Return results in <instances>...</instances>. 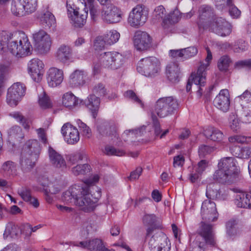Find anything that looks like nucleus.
Instances as JSON below:
<instances>
[{
	"label": "nucleus",
	"instance_id": "obj_8",
	"mask_svg": "<svg viewBox=\"0 0 251 251\" xmlns=\"http://www.w3.org/2000/svg\"><path fill=\"white\" fill-rule=\"evenodd\" d=\"M66 8L68 17L72 21L73 25L77 27H82L86 22L88 10L78 11L73 0H67Z\"/></svg>",
	"mask_w": 251,
	"mask_h": 251
},
{
	"label": "nucleus",
	"instance_id": "obj_41",
	"mask_svg": "<svg viewBox=\"0 0 251 251\" xmlns=\"http://www.w3.org/2000/svg\"><path fill=\"white\" fill-rule=\"evenodd\" d=\"M84 2V10L90 11V14L91 18L93 21L97 20V17L99 15V10L98 8V6L94 4V0H87V2H85V0H83Z\"/></svg>",
	"mask_w": 251,
	"mask_h": 251
},
{
	"label": "nucleus",
	"instance_id": "obj_19",
	"mask_svg": "<svg viewBox=\"0 0 251 251\" xmlns=\"http://www.w3.org/2000/svg\"><path fill=\"white\" fill-rule=\"evenodd\" d=\"M44 66L42 61L38 58H33L28 62V73L35 81L39 82L41 80Z\"/></svg>",
	"mask_w": 251,
	"mask_h": 251
},
{
	"label": "nucleus",
	"instance_id": "obj_17",
	"mask_svg": "<svg viewBox=\"0 0 251 251\" xmlns=\"http://www.w3.org/2000/svg\"><path fill=\"white\" fill-rule=\"evenodd\" d=\"M201 214L205 222H213L217 219L218 213L216 204L210 200L204 201L201 205Z\"/></svg>",
	"mask_w": 251,
	"mask_h": 251
},
{
	"label": "nucleus",
	"instance_id": "obj_51",
	"mask_svg": "<svg viewBox=\"0 0 251 251\" xmlns=\"http://www.w3.org/2000/svg\"><path fill=\"white\" fill-rule=\"evenodd\" d=\"M76 123L82 135L88 138H90L92 135L91 130L90 127L80 120H77Z\"/></svg>",
	"mask_w": 251,
	"mask_h": 251
},
{
	"label": "nucleus",
	"instance_id": "obj_3",
	"mask_svg": "<svg viewBox=\"0 0 251 251\" xmlns=\"http://www.w3.org/2000/svg\"><path fill=\"white\" fill-rule=\"evenodd\" d=\"M207 52V56L205 58V64L201 63L198 68L196 73H192L188 78L186 85V90L189 92L191 89L192 83L195 84L199 88L197 92L198 96L200 98L202 94V88L206 82V70L209 65L210 62L212 59V53L209 48L206 49Z\"/></svg>",
	"mask_w": 251,
	"mask_h": 251
},
{
	"label": "nucleus",
	"instance_id": "obj_31",
	"mask_svg": "<svg viewBox=\"0 0 251 251\" xmlns=\"http://www.w3.org/2000/svg\"><path fill=\"white\" fill-rule=\"evenodd\" d=\"M25 151L26 150L22 152L21 165L23 172H28L34 167L37 159H33L31 154L27 153V151L25 152Z\"/></svg>",
	"mask_w": 251,
	"mask_h": 251
},
{
	"label": "nucleus",
	"instance_id": "obj_36",
	"mask_svg": "<svg viewBox=\"0 0 251 251\" xmlns=\"http://www.w3.org/2000/svg\"><path fill=\"white\" fill-rule=\"evenodd\" d=\"M22 234V229L18 225L12 222L8 223L5 227L3 233L4 238L10 237L12 238H18Z\"/></svg>",
	"mask_w": 251,
	"mask_h": 251
},
{
	"label": "nucleus",
	"instance_id": "obj_37",
	"mask_svg": "<svg viewBox=\"0 0 251 251\" xmlns=\"http://www.w3.org/2000/svg\"><path fill=\"white\" fill-rule=\"evenodd\" d=\"M204 136L208 139L215 142H221L224 138L223 133L214 127H209L204 131Z\"/></svg>",
	"mask_w": 251,
	"mask_h": 251
},
{
	"label": "nucleus",
	"instance_id": "obj_49",
	"mask_svg": "<svg viewBox=\"0 0 251 251\" xmlns=\"http://www.w3.org/2000/svg\"><path fill=\"white\" fill-rule=\"evenodd\" d=\"M9 68L7 66L0 64V87L4 86V83L7 79Z\"/></svg>",
	"mask_w": 251,
	"mask_h": 251
},
{
	"label": "nucleus",
	"instance_id": "obj_43",
	"mask_svg": "<svg viewBox=\"0 0 251 251\" xmlns=\"http://www.w3.org/2000/svg\"><path fill=\"white\" fill-rule=\"evenodd\" d=\"M42 24L48 27L55 25L56 20L54 15L50 11H47L41 17Z\"/></svg>",
	"mask_w": 251,
	"mask_h": 251
},
{
	"label": "nucleus",
	"instance_id": "obj_30",
	"mask_svg": "<svg viewBox=\"0 0 251 251\" xmlns=\"http://www.w3.org/2000/svg\"><path fill=\"white\" fill-rule=\"evenodd\" d=\"M72 50L68 45H61L58 49L56 57L58 60L63 63L67 62L72 58Z\"/></svg>",
	"mask_w": 251,
	"mask_h": 251
},
{
	"label": "nucleus",
	"instance_id": "obj_63",
	"mask_svg": "<svg viewBox=\"0 0 251 251\" xmlns=\"http://www.w3.org/2000/svg\"><path fill=\"white\" fill-rule=\"evenodd\" d=\"M184 59H187L194 56L198 53V49L195 47L184 49Z\"/></svg>",
	"mask_w": 251,
	"mask_h": 251
},
{
	"label": "nucleus",
	"instance_id": "obj_23",
	"mask_svg": "<svg viewBox=\"0 0 251 251\" xmlns=\"http://www.w3.org/2000/svg\"><path fill=\"white\" fill-rule=\"evenodd\" d=\"M143 222L145 226H149L146 230L147 238L161 227L159 219L154 214H146L143 218Z\"/></svg>",
	"mask_w": 251,
	"mask_h": 251
},
{
	"label": "nucleus",
	"instance_id": "obj_22",
	"mask_svg": "<svg viewBox=\"0 0 251 251\" xmlns=\"http://www.w3.org/2000/svg\"><path fill=\"white\" fill-rule=\"evenodd\" d=\"M214 105L223 111L226 112L228 110L230 106L229 94L227 89L221 90L218 95L214 100Z\"/></svg>",
	"mask_w": 251,
	"mask_h": 251
},
{
	"label": "nucleus",
	"instance_id": "obj_1",
	"mask_svg": "<svg viewBox=\"0 0 251 251\" xmlns=\"http://www.w3.org/2000/svg\"><path fill=\"white\" fill-rule=\"evenodd\" d=\"M218 170L213 174V179L219 183L230 184L238 179V171L235 159L231 157H224L220 160Z\"/></svg>",
	"mask_w": 251,
	"mask_h": 251
},
{
	"label": "nucleus",
	"instance_id": "obj_14",
	"mask_svg": "<svg viewBox=\"0 0 251 251\" xmlns=\"http://www.w3.org/2000/svg\"><path fill=\"white\" fill-rule=\"evenodd\" d=\"M26 87L20 82L14 83L8 89L6 101L11 106H16L22 97L24 96Z\"/></svg>",
	"mask_w": 251,
	"mask_h": 251
},
{
	"label": "nucleus",
	"instance_id": "obj_25",
	"mask_svg": "<svg viewBox=\"0 0 251 251\" xmlns=\"http://www.w3.org/2000/svg\"><path fill=\"white\" fill-rule=\"evenodd\" d=\"M47 79L50 86L56 87L63 80V71L54 67L50 68L48 72Z\"/></svg>",
	"mask_w": 251,
	"mask_h": 251
},
{
	"label": "nucleus",
	"instance_id": "obj_45",
	"mask_svg": "<svg viewBox=\"0 0 251 251\" xmlns=\"http://www.w3.org/2000/svg\"><path fill=\"white\" fill-rule=\"evenodd\" d=\"M104 245L101 240L98 238L88 241V249L91 251H101Z\"/></svg>",
	"mask_w": 251,
	"mask_h": 251
},
{
	"label": "nucleus",
	"instance_id": "obj_39",
	"mask_svg": "<svg viewBox=\"0 0 251 251\" xmlns=\"http://www.w3.org/2000/svg\"><path fill=\"white\" fill-rule=\"evenodd\" d=\"M18 193L24 201L29 202L35 208L39 206V202L38 200L32 197L31 191L29 189L26 187L22 188L18 190Z\"/></svg>",
	"mask_w": 251,
	"mask_h": 251
},
{
	"label": "nucleus",
	"instance_id": "obj_35",
	"mask_svg": "<svg viewBox=\"0 0 251 251\" xmlns=\"http://www.w3.org/2000/svg\"><path fill=\"white\" fill-rule=\"evenodd\" d=\"M85 103L91 111L93 118H95L100 104V99L99 98L95 95H90L87 98V99L85 100Z\"/></svg>",
	"mask_w": 251,
	"mask_h": 251
},
{
	"label": "nucleus",
	"instance_id": "obj_44",
	"mask_svg": "<svg viewBox=\"0 0 251 251\" xmlns=\"http://www.w3.org/2000/svg\"><path fill=\"white\" fill-rule=\"evenodd\" d=\"M62 103L66 107H72L77 104L76 98L72 93H66L62 97Z\"/></svg>",
	"mask_w": 251,
	"mask_h": 251
},
{
	"label": "nucleus",
	"instance_id": "obj_60",
	"mask_svg": "<svg viewBox=\"0 0 251 251\" xmlns=\"http://www.w3.org/2000/svg\"><path fill=\"white\" fill-rule=\"evenodd\" d=\"M93 92L100 97H104L107 93L104 85L101 83H99L95 86Z\"/></svg>",
	"mask_w": 251,
	"mask_h": 251
},
{
	"label": "nucleus",
	"instance_id": "obj_55",
	"mask_svg": "<svg viewBox=\"0 0 251 251\" xmlns=\"http://www.w3.org/2000/svg\"><path fill=\"white\" fill-rule=\"evenodd\" d=\"M251 139L250 137L245 136L241 135H236L228 138V141L232 143H237L240 144L246 143Z\"/></svg>",
	"mask_w": 251,
	"mask_h": 251
},
{
	"label": "nucleus",
	"instance_id": "obj_4",
	"mask_svg": "<svg viewBox=\"0 0 251 251\" xmlns=\"http://www.w3.org/2000/svg\"><path fill=\"white\" fill-rule=\"evenodd\" d=\"M8 50L17 57H24L31 54L32 46L27 36L24 32H20L17 39H11L7 42Z\"/></svg>",
	"mask_w": 251,
	"mask_h": 251
},
{
	"label": "nucleus",
	"instance_id": "obj_38",
	"mask_svg": "<svg viewBox=\"0 0 251 251\" xmlns=\"http://www.w3.org/2000/svg\"><path fill=\"white\" fill-rule=\"evenodd\" d=\"M27 151V153L31 154V157L33 159H37L38 154L41 150L40 145L37 140H31L28 141L26 146L24 147L23 151Z\"/></svg>",
	"mask_w": 251,
	"mask_h": 251
},
{
	"label": "nucleus",
	"instance_id": "obj_16",
	"mask_svg": "<svg viewBox=\"0 0 251 251\" xmlns=\"http://www.w3.org/2000/svg\"><path fill=\"white\" fill-rule=\"evenodd\" d=\"M120 9L112 4L103 6L101 12L102 20L107 23H116L120 22L121 19Z\"/></svg>",
	"mask_w": 251,
	"mask_h": 251
},
{
	"label": "nucleus",
	"instance_id": "obj_9",
	"mask_svg": "<svg viewBox=\"0 0 251 251\" xmlns=\"http://www.w3.org/2000/svg\"><path fill=\"white\" fill-rule=\"evenodd\" d=\"M37 6V0H12L11 11L13 15L21 17L26 12L34 11Z\"/></svg>",
	"mask_w": 251,
	"mask_h": 251
},
{
	"label": "nucleus",
	"instance_id": "obj_57",
	"mask_svg": "<svg viewBox=\"0 0 251 251\" xmlns=\"http://www.w3.org/2000/svg\"><path fill=\"white\" fill-rule=\"evenodd\" d=\"M153 251H170L171 243L170 241L168 240L167 236L165 237V240H163L162 242Z\"/></svg>",
	"mask_w": 251,
	"mask_h": 251
},
{
	"label": "nucleus",
	"instance_id": "obj_6",
	"mask_svg": "<svg viewBox=\"0 0 251 251\" xmlns=\"http://www.w3.org/2000/svg\"><path fill=\"white\" fill-rule=\"evenodd\" d=\"M99 61L102 67L110 70H116L124 64L125 57L118 52L108 51L100 54Z\"/></svg>",
	"mask_w": 251,
	"mask_h": 251
},
{
	"label": "nucleus",
	"instance_id": "obj_20",
	"mask_svg": "<svg viewBox=\"0 0 251 251\" xmlns=\"http://www.w3.org/2000/svg\"><path fill=\"white\" fill-rule=\"evenodd\" d=\"M61 133L69 144H75L79 140V133L77 129L69 123H66L63 126Z\"/></svg>",
	"mask_w": 251,
	"mask_h": 251
},
{
	"label": "nucleus",
	"instance_id": "obj_50",
	"mask_svg": "<svg viewBox=\"0 0 251 251\" xmlns=\"http://www.w3.org/2000/svg\"><path fill=\"white\" fill-rule=\"evenodd\" d=\"M161 25L166 31H171L173 25V16L170 13L161 21Z\"/></svg>",
	"mask_w": 251,
	"mask_h": 251
},
{
	"label": "nucleus",
	"instance_id": "obj_33",
	"mask_svg": "<svg viewBox=\"0 0 251 251\" xmlns=\"http://www.w3.org/2000/svg\"><path fill=\"white\" fill-rule=\"evenodd\" d=\"M8 141L13 144L21 143L24 138L22 129L19 126L12 127L8 132Z\"/></svg>",
	"mask_w": 251,
	"mask_h": 251
},
{
	"label": "nucleus",
	"instance_id": "obj_18",
	"mask_svg": "<svg viewBox=\"0 0 251 251\" xmlns=\"http://www.w3.org/2000/svg\"><path fill=\"white\" fill-rule=\"evenodd\" d=\"M208 28L221 36L229 35L232 30L231 25L221 17H218L214 20Z\"/></svg>",
	"mask_w": 251,
	"mask_h": 251
},
{
	"label": "nucleus",
	"instance_id": "obj_5",
	"mask_svg": "<svg viewBox=\"0 0 251 251\" xmlns=\"http://www.w3.org/2000/svg\"><path fill=\"white\" fill-rule=\"evenodd\" d=\"M198 232L199 235L197 236L196 241H199V243L190 251H204L206 245L215 246L216 242L211 225L201 222Z\"/></svg>",
	"mask_w": 251,
	"mask_h": 251
},
{
	"label": "nucleus",
	"instance_id": "obj_24",
	"mask_svg": "<svg viewBox=\"0 0 251 251\" xmlns=\"http://www.w3.org/2000/svg\"><path fill=\"white\" fill-rule=\"evenodd\" d=\"M48 155L50 164L54 168L63 170L66 168V162L62 155L49 146Z\"/></svg>",
	"mask_w": 251,
	"mask_h": 251
},
{
	"label": "nucleus",
	"instance_id": "obj_28",
	"mask_svg": "<svg viewBox=\"0 0 251 251\" xmlns=\"http://www.w3.org/2000/svg\"><path fill=\"white\" fill-rule=\"evenodd\" d=\"M233 191L238 193L236 196L235 203L240 208L251 207V195L246 193L238 191L237 189H233Z\"/></svg>",
	"mask_w": 251,
	"mask_h": 251
},
{
	"label": "nucleus",
	"instance_id": "obj_2",
	"mask_svg": "<svg viewBox=\"0 0 251 251\" xmlns=\"http://www.w3.org/2000/svg\"><path fill=\"white\" fill-rule=\"evenodd\" d=\"M99 180V176L95 175L92 178L86 180L82 186H79L80 192L76 198V205L80 207L84 212L92 211L96 206V202L91 199L92 195L89 192V186L94 185Z\"/></svg>",
	"mask_w": 251,
	"mask_h": 251
},
{
	"label": "nucleus",
	"instance_id": "obj_64",
	"mask_svg": "<svg viewBox=\"0 0 251 251\" xmlns=\"http://www.w3.org/2000/svg\"><path fill=\"white\" fill-rule=\"evenodd\" d=\"M164 75L165 77L170 81L173 80V63L169 62L165 66L164 69Z\"/></svg>",
	"mask_w": 251,
	"mask_h": 251
},
{
	"label": "nucleus",
	"instance_id": "obj_13",
	"mask_svg": "<svg viewBox=\"0 0 251 251\" xmlns=\"http://www.w3.org/2000/svg\"><path fill=\"white\" fill-rule=\"evenodd\" d=\"M35 49L41 54L48 52L51 42L50 35L44 30H40L33 35Z\"/></svg>",
	"mask_w": 251,
	"mask_h": 251
},
{
	"label": "nucleus",
	"instance_id": "obj_34",
	"mask_svg": "<svg viewBox=\"0 0 251 251\" xmlns=\"http://www.w3.org/2000/svg\"><path fill=\"white\" fill-rule=\"evenodd\" d=\"M0 171L5 176L14 177L17 175V164L11 160L5 161L2 164Z\"/></svg>",
	"mask_w": 251,
	"mask_h": 251
},
{
	"label": "nucleus",
	"instance_id": "obj_11",
	"mask_svg": "<svg viewBox=\"0 0 251 251\" xmlns=\"http://www.w3.org/2000/svg\"><path fill=\"white\" fill-rule=\"evenodd\" d=\"M148 12L145 6L143 5H137L134 7L130 13L128 17V22L130 25L138 27L143 25L147 21Z\"/></svg>",
	"mask_w": 251,
	"mask_h": 251
},
{
	"label": "nucleus",
	"instance_id": "obj_46",
	"mask_svg": "<svg viewBox=\"0 0 251 251\" xmlns=\"http://www.w3.org/2000/svg\"><path fill=\"white\" fill-rule=\"evenodd\" d=\"M90 166L87 164L77 165L73 167L72 170V173L75 176L86 174L90 172Z\"/></svg>",
	"mask_w": 251,
	"mask_h": 251
},
{
	"label": "nucleus",
	"instance_id": "obj_21",
	"mask_svg": "<svg viewBox=\"0 0 251 251\" xmlns=\"http://www.w3.org/2000/svg\"><path fill=\"white\" fill-rule=\"evenodd\" d=\"M98 131L102 137H109L111 140L118 138L116 126L112 121H104L99 124Z\"/></svg>",
	"mask_w": 251,
	"mask_h": 251
},
{
	"label": "nucleus",
	"instance_id": "obj_61",
	"mask_svg": "<svg viewBox=\"0 0 251 251\" xmlns=\"http://www.w3.org/2000/svg\"><path fill=\"white\" fill-rule=\"evenodd\" d=\"M10 115L15 118L18 122L22 124L25 128H28L29 125L26 123V119L19 112H14L10 114Z\"/></svg>",
	"mask_w": 251,
	"mask_h": 251
},
{
	"label": "nucleus",
	"instance_id": "obj_42",
	"mask_svg": "<svg viewBox=\"0 0 251 251\" xmlns=\"http://www.w3.org/2000/svg\"><path fill=\"white\" fill-rule=\"evenodd\" d=\"M39 89L42 92L39 95L38 98V103L40 107L44 109L51 108L52 107V103L50 101V99L47 95L42 87L39 88Z\"/></svg>",
	"mask_w": 251,
	"mask_h": 251
},
{
	"label": "nucleus",
	"instance_id": "obj_59",
	"mask_svg": "<svg viewBox=\"0 0 251 251\" xmlns=\"http://www.w3.org/2000/svg\"><path fill=\"white\" fill-rule=\"evenodd\" d=\"M10 36L6 31H2L0 32V52H1L5 45H7Z\"/></svg>",
	"mask_w": 251,
	"mask_h": 251
},
{
	"label": "nucleus",
	"instance_id": "obj_10",
	"mask_svg": "<svg viewBox=\"0 0 251 251\" xmlns=\"http://www.w3.org/2000/svg\"><path fill=\"white\" fill-rule=\"evenodd\" d=\"M173 112V97L160 98L156 102L154 109L151 112V115L154 114L160 118H164L172 114Z\"/></svg>",
	"mask_w": 251,
	"mask_h": 251
},
{
	"label": "nucleus",
	"instance_id": "obj_62",
	"mask_svg": "<svg viewBox=\"0 0 251 251\" xmlns=\"http://www.w3.org/2000/svg\"><path fill=\"white\" fill-rule=\"evenodd\" d=\"M146 127L147 126H143L138 129L126 130L124 131L123 135H127L129 133H131L136 136H141L144 134Z\"/></svg>",
	"mask_w": 251,
	"mask_h": 251
},
{
	"label": "nucleus",
	"instance_id": "obj_58",
	"mask_svg": "<svg viewBox=\"0 0 251 251\" xmlns=\"http://www.w3.org/2000/svg\"><path fill=\"white\" fill-rule=\"evenodd\" d=\"M151 120L152 122V126L154 130V134L156 136L160 135L161 130L160 128V125L157 117L153 113L151 115Z\"/></svg>",
	"mask_w": 251,
	"mask_h": 251
},
{
	"label": "nucleus",
	"instance_id": "obj_7",
	"mask_svg": "<svg viewBox=\"0 0 251 251\" xmlns=\"http://www.w3.org/2000/svg\"><path fill=\"white\" fill-rule=\"evenodd\" d=\"M137 71L146 76H153L160 71V62L155 57L141 59L138 63Z\"/></svg>",
	"mask_w": 251,
	"mask_h": 251
},
{
	"label": "nucleus",
	"instance_id": "obj_54",
	"mask_svg": "<svg viewBox=\"0 0 251 251\" xmlns=\"http://www.w3.org/2000/svg\"><path fill=\"white\" fill-rule=\"evenodd\" d=\"M124 95L125 98L130 99L131 100L139 104L142 107H143V103L132 90H129L126 91L125 92Z\"/></svg>",
	"mask_w": 251,
	"mask_h": 251
},
{
	"label": "nucleus",
	"instance_id": "obj_40",
	"mask_svg": "<svg viewBox=\"0 0 251 251\" xmlns=\"http://www.w3.org/2000/svg\"><path fill=\"white\" fill-rule=\"evenodd\" d=\"M166 10L162 5L156 7L152 14V22L154 24L160 23L166 17Z\"/></svg>",
	"mask_w": 251,
	"mask_h": 251
},
{
	"label": "nucleus",
	"instance_id": "obj_56",
	"mask_svg": "<svg viewBox=\"0 0 251 251\" xmlns=\"http://www.w3.org/2000/svg\"><path fill=\"white\" fill-rule=\"evenodd\" d=\"M84 154L80 152H77L68 155V160L69 163L73 165L77 163L79 161L82 160Z\"/></svg>",
	"mask_w": 251,
	"mask_h": 251
},
{
	"label": "nucleus",
	"instance_id": "obj_47",
	"mask_svg": "<svg viewBox=\"0 0 251 251\" xmlns=\"http://www.w3.org/2000/svg\"><path fill=\"white\" fill-rule=\"evenodd\" d=\"M120 35L116 30H112L109 31L105 36L104 39L107 44L111 45L117 42Z\"/></svg>",
	"mask_w": 251,
	"mask_h": 251
},
{
	"label": "nucleus",
	"instance_id": "obj_26",
	"mask_svg": "<svg viewBox=\"0 0 251 251\" xmlns=\"http://www.w3.org/2000/svg\"><path fill=\"white\" fill-rule=\"evenodd\" d=\"M219 185L216 183L208 184L206 187V196L209 199L224 201L227 197V194H221Z\"/></svg>",
	"mask_w": 251,
	"mask_h": 251
},
{
	"label": "nucleus",
	"instance_id": "obj_15",
	"mask_svg": "<svg viewBox=\"0 0 251 251\" xmlns=\"http://www.w3.org/2000/svg\"><path fill=\"white\" fill-rule=\"evenodd\" d=\"M152 38L146 32L137 31L133 37V44L137 50L145 51L151 47Z\"/></svg>",
	"mask_w": 251,
	"mask_h": 251
},
{
	"label": "nucleus",
	"instance_id": "obj_53",
	"mask_svg": "<svg viewBox=\"0 0 251 251\" xmlns=\"http://www.w3.org/2000/svg\"><path fill=\"white\" fill-rule=\"evenodd\" d=\"M231 60L227 56H223L218 61V67L220 71H226L228 69Z\"/></svg>",
	"mask_w": 251,
	"mask_h": 251
},
{
	"label": "nucleus",
	"instance_id": "obj_32",
	"mask_svg": "<svg viewBox=\"0 0 251 251\" xmlns=\"http://www.w3.org/2000/svg\"><path fill=\"white\" fill-rule=\"evenodd\" d=\"M79 192V186L75 185L63 193L62 200L67 203H73L76 205V198Z\"/></svg>",
	"mask_w": 251,
	"mask_h": 251
},
{
	"label": "nucleus",
	"instance_id": "obj_27",
	"mask_svg": "<svg viewBox=\"0 0 251 251\" xmlns=\"http://www.w3.org/2000/svg\"><path fill=\"white\" fill-rule=\"evenodd\" d=\"M166 235L160 230L155 231L152 234H150L147 238L146 234L145 240L148 242L149 248L151 251L155 250L163 240H165Z\"/></svg>",
	"mask_w": 251,
	"mask_h": 251
},
{
	"label": "nucleus",
	"instance_id": "obj_52",
	"mask_svg": "<svg viewBox=\"0 0 251 251\" xmlns=\"http://www.w3.org/2000/svg\"><path fill=\"white\" fill-rule=\"evenodd\" d=\"M104 153L108 155L123 156L125 154V151L122 150L115 149L114 147L107 145L105 147Z\"/></svg>",
	"mask_w": 251,
	"mask_h": 251
},
{
	"label": "nucleus",
	"instance_id": "obj_29",
	"mask_svg": "<svg viewBox=\"0 0 251 251\" xmlns=\"http://www.w3.org/2000/svg\"><path fill=\"white\" fill-rule=\"evenodd\" d=\"M86 73L82 70H75L70 75L69 83L72 87H77L85 83Z\"/></svg>",
	"mask_w": 251,
	"mask_h": 251
},
{
	"label": "nucleus",
	"instance_id": "obj_48",
	"mask_svg": "<svg viewBox=\"0 0 251 251\" xmlns=\"http://www.w3.org/2000/svg\"><path fill=\"white\" fill-rule=\"evenodd\" d=\"M242 106V116L246 123H251V103L241 104Z\"/></svg>",
	"mask_w": 251,
	"mask_h": 251
},
{
	"label": "nucleus",
	"instance_id": "obj_12",
	"mask_svg": "<svg viewBox=\"0 0 251 251\" xmlns=\"http://www.w3.org/2000/svg\"><path fill=\"white\" fill-rule=\"evenodd\" d=\"M199 20L198 25L200 28L207 29L218 17H216L214 9L211 6L203 5L199 9Z\"/></svg>",
	"mask_w": 251,
	"mask_h": 251
}]
</instances>
